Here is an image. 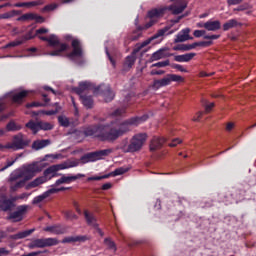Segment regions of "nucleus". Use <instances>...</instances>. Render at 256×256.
I'll return each mask as SVG.
<instances>
[{"instance_id":"obj_2","label":"nucleus","mask_w":256,"mask_h":256,"mask_svg":"<svg viewBox=\"0 0 256 256\" xmlns=\"http://www.w3.org/2000/svg\"><path fill=\"white\" fill-rule=\"evenodd\" d=\"M39 172H41V166L37 162L23 165L21 168L14 170L8 178L10 193L23 189L25 183L31 181Z\"/></svg>"},{"instance_id":"obj_5","label":"nucleus","mask_w":256,"mask_h":256,"mask_svg":"<svg viewBox=\"0 0 256 256\" xmlns=\"http://www.w3.org/2000/svg\"><path fill=\"white\" fill-rule=\"evenodd\" d=\"M79 161H66L61 164H56L48 167L44 173L43 176L45 177L46 181H51L53 177H57V171H63V169H71L73 167H78Z\"/></svg>"},{"instance_id":"obj_12","label":"nucleus","mask_w":256,"mask_h":256,"mask_svg":"<svg viewBox=\"0 0 256 256\" xmlns=\"http://www.w3.org/2000/svg\"><path fill=\"white\" fill-rule=\"evenodd\" d=\"M27 209H29V206L27 205L19 206L17 211L12 212L9 215L8 219H12L14 223H19V221H23V215H25V213L27 212Z\"/></svg>"},{"instance_id":"obj_32","label":"nucleus","mask_w":256,"mask_h":256,"mask_svg":"<svg viewBox=\"0 0 256 256\" xmlns=\"http://www.w3.org/2000/svg\"><path fill=\"white\" fill-rule=\"evenodd\" d=\"M141 31H143V26H138L136 30L132 32L131 35L128 36L130 41H137L139 37H141Z\"/></svg>"},{"instance_id":"obj_58","label":"nucleus","mask_w":256,"mask_h":256,"mask_svg":"<svg viewBox=\"0 0 256 256\" xmlns=\"http://www.w3.org/2000/svg\"><path fill=\"white\" fill-rule=\"evenodd\" d=\"M205 33H206L205 30H195L193 32V35H194V37L199 38V37H203V35H205Z\"/></svg>"},{"instance_id":"obj_22","label":"nucleus","mask_w":256,"mask_h":256,"mask_svg":"<svg viewBox=\"0 0 256 256\" xmlns=\"http://www.w3.org/2000/svg\"><path fill=\"white\" fill-rule=\"evenodd\" d=\"M43 183H47V179L44 176L37 177L26 185V189H35V187H39V185H43Z\"/></svg>"},{"instance_id":"obj_14","label":"nucleus","mask_w":256,"mask_h":256,"mask_svg":"<svg viewBox=\"0 0 256 256\" xmlns=\"http://www.w3.org/2000/svg\"><path fill=\"white\" fill-rule=\"evenodd\" d=\"M189 33H191V29L190 28H185V29L181 30L177 34L174 42L175 43H184V41H191V40H193V37L190 36Z\"/></svg>"},{"instance_id":"obj_62","label":"nucleus","mask_w":256,"mask_h":256,"mask_svg":"<svg viewBox=\"0 0 256 256\" xmlns=\"http://www.w3.org/2000/svg\"><path fill=\"white\" fill-rule=\"evenodd\" d=\"M45 33H49V29L39 28L38 30H36V35H44Z\"/></svg>"},{"instance_id":"obj_50","label":"nucleus","mask_w":256,"mask_h":256,"mask_svg":"<svg viewBox=\"0 0 256 256\" xmlns=\"http://www.w3.org/2000/svg\"><path fill=\"white\" fill-rule=\"evenodd\" d=\"M172 68L177 69V71H180V73H188L187 69L181 64H173Z\"/></svg>"},{"instance_id":"obj_9","label":"nucleus","mask_w":256,"mask_h":256,"mask_svg":"<svg viewBox=\"0 0 256 256\" xmlns=\"http://www.w3.org/2000/svg\"><path fill=\"white\" fill-rule=\"evenodd\" d=\"M59 245L57 238H36L29 242L28 249H45V247H55Z\"/></svg>"},{"instance_id":"obj_31","label":"nucleus","mask_w":256,"mask_h":256,"mask_svg":"<svg viewBox=\"0 0 256 256\" xmlns=\"http://www.w3.org/2000/svg\"><path fill=\"white\" fill-rule=\"evenodd\" d=\"M81 102L86 107V109H91L93 107V97L91 96H80Z\"/></svg>"},{"instance_id":"obj_56","label":"nucleus","mask_w":256,"mask_h":256,"mask_svg":"<svg viewBox=\"0 0 256 256\" xmlns=\"http://www.w3.org/2000/svg\"><path fill=\"white\" fill-rule=\"evenodd\" d=\"M107 175L104 176H92L87 179V181H101V179H107Z\"/></svg>"},{"instance_id":"obj_8","label":"nucleus","mask_w":256,"mask_h":256,"mask_svg":"<svg viewBox=\"0 0 256 256\" xmlns=\"http://www.w3.org/2000/svg\"><path fill=\"white\" fill-rule=\"evenodd\" d=\"M48 45L49 47H53L55 50L49 53L51 57H59L61 53H64V51H67L69 49V45L65 43H61L59 40V37L55 34H51L48 38Z\"/></svg>"},{"instance_id":"obj_16","label":"nucleus","mask_w":256,"mask_h":256,"mask_svg":"<svg viewBox=\"0 0 256 256\" xmlns=\"http://www.w3.org/2000/svg\"><path fill=\"white\" fill-rule=\"evenodd\" d=\"M0 209L1 211H11L13 209V200L7 198L4 194H0Z\"/></svg>"},{"instance_id":"obj_19","label":"nucleus","mask_w":256,"mask_h":256,"mask_svg":"<svg viewBox=\"0 0 256 256\" xmlns=\"http://www.w3.org/2000/svg\"><path fill=\"white\" fill-rule=\"evenodd\" d=\"M84 217H85L86 223L90 225V227H93L94 229L97 228L99 224L97 223V218L93 213L85 210Z\"/></svg>"},{"instance_id":"obj_34","label":"nucleus","mask_w":256,"mask_h":256,"mask_svg":"<svg viewBox=\"0 0 256 256\" xmlns=\"http://www.w3.org/2000/svg\"><path fill=\"white\" fill-rule=\"evenodd\" d=\"M195 47H197V42L193 44H182L174 49L175 51H191V49H195Z\"/></svg>"},{"instance_id":"obj_49","label":"nucleus","mask_w":256,"mask_h":256,"mask_svg":"<svg viewBox=\"0 0 256 256\" xmlns=\"http://www.w3.org/2000/svg\"><path fill=\"white\" fill-rule=\"evenodd\" d=\"M67 189L69 188H65V187L55 188V186L52 185V188L49 189L48 191H50V195H53L55 193H59L60 191H67Z\"/></svg>"},{"instance_id":"obj_63","label":"nucleus","mask_w":256,"mask_h":256,"mask_svg":"<svg viewBox=\"0 0 256 256\" xmlns=\"http://www.w3.org/2000/svg\"><path fill=\"white\" fill-rule=\"evenodd\" d=\"M67 219H77V216L75 215V213H73V211H68L65 213Z\"/></svg>"},{"instance_id":"obj_40","label":"nucleus","mask_w":256,"mask_h":256,"mask_svg":"<svg viewBox=\"0 0 256 256\" xmlns=\"http://www.w3.org/2000/svg\"><path fill=\"white\" fill-rule=\"evenodd\" d=\"M87 89H89V83L88 82H81L79 84V87L76 89V93L78 95H81V93H83V91H87Z\"/></svg>"},{"instance_id":"obj_27","label":"nucleus","mask_w":256,"mask_h":256,"mask_svg":"<svg viewBox=\"0 0 256 256\" xmlns=\"http://www.w3.org/2000/svg\"><path fill=\"white\" fill-rule=\"evenodd\" d=\"M29 95V91L23 90L19 93L12 95V101L14 103H23V99Z\"/></svg>"},{"instance_id":"obj_36","label":"nucleus","mask_w":256,"mask_h":256,"mask_svg":"<svg viewBox=\"0 0 256 256\" xmlns=\"http://www.w3.org/2000/svg\"><path fill=\"white\" fill-rule=\"evenodd\" d=\"M37 14L35 13H26L18 18V21H35Z\"/></svg>"},{"instance_id":"obj_33","label":"nucleus","mask_w":256,"mask_h":256,"mask_svg":"<svg viewBox=\"0 0 256 256\" xmlns=\"http://www.w3.org/2000/svg\"><path fill=\"white\" fill-rule=\"evenodd\" d=\"M238 25H239V22L236 19H231L223 24V30L229 31V29H233V27H237Z\"/></svg>"},{"instance_id":"obj_46","label":"nucleus","mask_w":256,"mask_h":256,"mask_svg":"<svg viewBox=\"0 0 256 256\" xmlns=\"http://www.w3.org/2000/svg\"><path fill=\"white\" fill-rule=\"evenodd\" d=\"M151 43V39L145 40L141 44H137L136 48L134 49V53H139L140 49H143V47H147Z\"/></svg>"},{"instance_id":"obj_29","label":"nucleus","mask_w":256,"mask_h":256,"mask_svg":"<svg viewBox=\"0 0 256 256\" xmlns=\"http://www.w3.org/2000/svg\"><path fill=\"white\" fill-rule=\"evenodd\" d=\"M25 126L27 127V129H31L34 135H37V133L41 131L39 121L35 122L33 120H30L28 123H26Z\"/></svg>"},{"instance_id":"obj_54","label":"nucleus","mask_w":256,"mask_h":256,"mask_svg":"<svg viewBox=\"0 0 256 256\" xmlns=\"http://www.w3.org/2000/svg\"><path fill=\"white\" fill-rule=\"evenodd\" d=\"M169 60L166 61H162V62H157L155 64L152 65V67H169Z\"/></svg>"},{"instance_id":"obj_45","label":"nucleus","mask_w":256,"mask_h":256,"mask_svg":"<svg viewBox=\"0 0 256 256\" xmlns=\"http://www.w3.org/2000/svg\"><path fill=\"white\" fill-rule=\"evenodd\" d=\"M58 122L62 127H69V118L65 116H59Z\"/></svg>"},{"instance_id":"obj_51","label":"nucleus","mask_w":256,"mask_h":256,"mask_svg":"<svg viewBox=\"0 0 256 256\" xmlns=\"http://www.w3.org/2000/svg\"><path fill=\"white\" fill-rule=\"evenodd\" d=\"M31 107H45V104L41 102H32V103L26 104L27 109H31Z\"/></svg>"},{"instance_id":"obj_57","label":"nucleus","mask_w":256,"mask_h":256,"mask_svg":"<svg viewBox=\"0 0 256 256\" xmlns=\"http://www.w3.org/2000/svg\"><path fill=\"white\" fill-rule=\"evenodd\" d=\"M123 113H125V108H119V109H116L114 113H112V116L119 117V115H123Z\"/></svg>"},{"instance_id":"obj_28","label":"nucleus","mask_w":256,"mask_h":256,"mask_svg":"<svg viewBox=\"0 0 256 256\" xmlns=\"http://www.w3.org/2000/svg\"><path fill=\"white\" fill-rule=\"evenodd\" d=\"M23 129V126L21 124H17L14 122V120H11L7 125H6V131L8 133L10 132H15V131H21Z\"/></svg>"},{"instance_id":"obj_53","label":"nucleus","mask_w":256,"mask_h":256,"mask_svg":"<svg viewBox=\"0 0 256 256\" xmlns=\"http://www.w3.org/2000/svg\"><path fill=\"white\" fill-rule=\"evenodd\" d=\"M68 161H75V160H68ZM78 161V165L81 163L82 165H85L86 163H90L89 158L87 157V154H85L84 156H82L80 158V160H76Z\"/></svg>"},{"instance_id":"obj_47","label":"nucleus","mask_w":256,"mask_h":256,"mask_svg":"<svg viewBox=\"0 0 256 256\" xmlns=\"http://www.w3.org/2000/svg\"><path fill=\"white\" fill-rule=\"evenodd\" d=\"M16 162H17V158H15L14 160H7L6 165L0 168V173H2L3 171H6V169H9V167H13V165H15Z\"/></svg>"},{"instance_id":"obj_55","label":"nucleus","mask_w":256,"mask_h":256,"mask_svg":"<svg viewBox=\"0 0 256 256\" xmlns=\"http://www.w3.org/2000/svg\"><path fill=\"white\" fill-rule=\"evenodd\" d=\"M197 47H211L213 45V41H203V42H196Z\"/></svg>"},{"instance_id":"obj_17","label":"nucleus","mask_w":256,"mask_h":256,"mask_svg":"<svg viewBox=\"0 0 256 256\" xmlns=\"http://www.w3.org/2000/svg\"><path fill=\"white\" fill-rule=\"evenodd\" d=\"M171 57L167 48H161L151 55V61H159V59H165Z\"/></svg>"},{"instance_id":"obj_7","label":"nucleus","mask_w":256,"mask_h":256,"mask_svg":"<svg viewBox=\"0 0 256 256\" xmlns=\"http://www.w3.org/2000/svg\"><path fill=\"white\" fill-rule=\"evenodd\" d=\"M31 140L27 139L23 133H18L13 136L12 142L6 144V149H12V151H21L25 147H29Z\"/></svg>"},{"instance_id":"obj_44","label":"nucleus","mask_w":256,"mask_h":256,"mask_svg":"<svg viewBox=\"0 0 256 256\" xmlns=\"http://www.w3.org/2000/svg\"><path fill=\"white\" fill-rule=\"evenodd\" d=\"M127 171H129V168L120 167V168H117L116 170H114L112 172V175H113V177H117V175H123V174L127 173Z\"/></svg>"},{"instance_id":"obj_61","label":"nucleus","mask_w":256,"mask_h":256,"mask_svg":"<svg viewBox=\"0 0 256 256\" xmlns=\"http://www.w3.org/2000/svg\"><path fill=\"white\" fill-rule=\"evenodd\" d=\"M215 107V103L211 102L205 106V113H211V110Z\"/></svg>"},{"instance_id":"obj_25","label":"nucleus","mask_w":256,"mask_h":256,"mask_svg":"<svg viewBox=\"0 0 256 256\" xmlns=\"http://www.w3.org/2000/svg\"><path fill=\"white\" fill-rule=\"evenodd\" d=\"M29 39H33V37L26 35L23 36L20 39H17L15 41H12L8 44L5 45V49H9V47H19V45H23V43H25V41H29Z\"/></svg>"},{"instance_id":"obj_39","label":"nucleus","mask_w":256,"mask_h":256,"mask_svg":"<svg viewBox=\"0 0 256 256\" xmlns=\"http://www.w3.org/2000/svg\"><path fill=\"white\" fill-rule=\"evenodd\" d=\"M43 0H36V1H31V2H25V5L27 9H31V7H39L40 5H44Z\"/></svg>"},{"instance_id":"obj_18","label":"nucleus","mask_w":256,"mask_h":256,"mask_svg":"<svg viewBox=\"0 0 256 256\" xmlns=\"http://www.w3.org/2000/svg\"><path fill=\"white\" fill-rule=\"evenodd\" d=\"M165 143V138L154 136L150 142V151H159Z\"/></svg>"},{"instance_id":"obj_6","label":"nucleus","mask_w":256,"mask_h":256,"mask_svg":"<svg viewBox=\"0 0 256 256\" xmlns=\"http://www.w3.org/2000/svg\"><path fill=\"white\" fill-rule=\"evenodd\" d=\"M171 83H185V78L177 74H166L163 78L153 81L152 89H161V87H167Z\"/></svg>"},{"instance_id":"obj_52","label":"nucleus","mask_w":256,"mask_h":256,"mask_svg":"<svg viewBox=\"0 0 256 256\" xmlns=\"http://www.w3.org/2000/svg\"><path fill=\"white\" fill-rule=\"evenodd\" d=\"M58 111L57 110H48V111H41V112H33V115H39V113H42V115H56Z\"/></svg>"},{"instance_id":"obj_48","label":"nucleus","mask_w":256,"mask_h":256,"mask_svg":"<svg viewBox=\"0 0 256 256\" xmlns=\"http://www.w3.org/2000/svg\"><path fill=\"white\" fill-rule=\"evenodd\" d=\"M252 6L248 3L242 4L240 6H238L237 8L234 9V11H247L249 9H251Z\"/></svg>"},{"instance_id":"obj_13","label":"nucleus","mask_w":256,"mask_h":256,"mask_svg":"<svg viewBox=\"0 0 256 256\" xmlns=\"http://www.w3.org/2000/svg\"><path fill=\"white\" fill-rule=\"evenodd\" d=\"M81 177H85V175L84 174H77L75 176L63 175L60 179L56 180L53 187H59V185H63V184L69 185V183L73 181H77V179H81Z\"/></svg>"},{"instance_id":"obj_23","label":"nucleus","mask_w":256,"mask_h":256,"mask_svg":"<svg viewBox=\"0 0 256 256\" xmlns=\"http://www.w3.org/2000/svg\"><path fill=\"white\" fill-rule=\"evenodd\" d=\"M87 236H68L62 240V243H85Z\"/></svg>"},{"instance_id":"obj_21","label":"nucleus","mask_w":256,"mask_h":256,"mask_svg":"<svg viewBox=\"0 0 256 256\" xmlns=\"http://www.w3.org/2000/svg\"><path fill=\"white\" fill-rule=\"evenodd\" d=\"M205 29H206V31H219V29H221V21L209 20V21L205 22Z\"/></svg>"},{"instance_id":"obj_35","label":"nucleus","mask_w":256,"mask_h":256,"mask_svg":"<svg viewBox=\"0 0 256 256\" xmlns=\"http://www.w3.org/2000/svg\"><path fill=\"white\" fill-rule=\"evenodd\" d=\"M34 231L35 229H30V230L18 232L13 236V239H25V237H29V235H31Z\"/></svg>"},{"instance_id":"obj_11","label":"nucleus","mask_w":256,"mask_h":256,"mask_svg":"<svg viewBox=\"0 0 256 256\" xmlns=\"http://www.w3.org/2000/svg\"><path fill=\"white\" fill-rule=\"evenodd\" d=\"M72 52L67 54L68 59L75 61V57H83V48H81V42L79 39L72 40Z\"/></svg>"},{"instance_id":"obj_38","label":"nucleus","mask_w":256,"mask_h":256,"mask_svg":"<svg viewBox=\"0 0 256 256\" xmlns=\"http://www.w3.org/2000/svg\"><path fill=\"white\" fill-rule=\"evenodd\" d=\"M57 7H59V4H57V3L48 4L44 8L41 9V12L49 13V11H55V9H57Z\"/></svg>"},{"instance_id":"obj_1","label":"nucleus","mask_w":256,"mask_h":256,"mask_svg":"<svg viewBox=\"0 0 256 256\" xmlns=\"http://www.w3.org/2000/svg\"><path fill=\"white\" fill-rule=\"evenodd\" d=\"M147 119H149V116L144 115L142 117L130 118L122 123L111 122V124L107 125L90 126L84 130V135L86 137H97L100 141H117L119 137L129 133L131 127H137V125L145 123Z\"/></svg>"},{"instance_id":"obj_15","label":"nucleus","mask_w":256,"mask_h":256,"mask_svg":"<svg viewBox=\"0 0 256 256\" xmlns=\"http://www.w3.org/2000/svg\"><path fill=\"white\" fill-rule=\"evenodd\" d=\"M44 231L47 233H52V235H63L67 233V228L62 225H53L45 227Z\"/></svg>"},{"instance_id":"obj_3","label":"nucleus","mask_w":256,"mask_h":256,"mask_svg":"<svg viewBox=\"0 0 256 256\" xmlns=\"http://www.w3.org/2000/svg\"><path fill=\"white\" fill-rule=\"evenodd\" d=\"M148 135L145 132L134 134L130 140L123 139L120 144V149L123 153H137L145 147L147 143Z\"/></svg>"},{"instance_id":"obj_20","label":"nucleus","mask_w":256,"mask_h":256,"mask_svg":"<svg viewBox=\"0 0 256 256\" xmlns=\"http://www.w3.org/2000/svg\"><path fill=\"white\" fill-rule=\"evenodd\" d=\"M135 51H133V53L129 56L126 57L124 64H123V71H129V69H131L133 67V65H135Z\"/></svg>"},{"instance_id":"obj_37","label":"nucleus","mask_w":256,"mask_h":256,"mask_svg":"<svg viewBox=\"0 0 256 256\" xmlns=\"http://www.w3.org/2000/svg\"><path fill=\"white\" fill-rule=\"evenodd\" d=\"M96 153L98 155V159L101 160L103 159V157H107V155H111V153H113V148L99 150V151H96Z\"/></svg>"},{"instance_id":"obj_30","label":"nucleus","mask_w":256,"mask_h":256,"mask_svg":"<svg viewBox=\"0 0 256 256\" xmlns=\"http://www.w3.org/2000/svg\"><path fill=\"white\" fill-rule=\"evenodd\" d=\"M47 197H51V191L47 190L46 192L42 193L39 196H36L33 200H32V204L33 205H39V203H43L44 199H47Z\"/></svg>"},{"instance_id":"obj_4","label":"nucleus","mask_w":256,"mask_h":256,"mask_svg":"<svg viewBox=\"0 0 256 256\" xmlns=\"http://www.w3.org/2000/svg\"><path fill=\"white\" fill-rule=\"evenodd\" d=\"M187 9V2H182L180 5H171L169 7L154 8L148 12L149 19H159L165 15V11H172L173 15H179Z\"/></svg>"},{"instance_id":"obj_42","label":"nucleus","mask_w":256,"mask_h":256,"mask_svg":"<svg viewBox=\"0 0 256 256\" xmlns=\"http://www.w3.org/2000/svg\"><path fill=\"white\" fill-rule=\"evenodd\" d=\"M104 244L106 245V247H108V249H111L114 252L117 251V246H115V242H113L109 238H105Z\"/></svg>"},{"instance_id":"obj_24","label":"nucleus","mask_w":256,"mask_h":256,"mask_svg":"<svg viewBox=\"0 0 256 256\" xmlns=\"http://www.w3.org/2000/svg\"><path fill=\"white\" fill-rule=\"evenodd\" d=\"M195 53H187L183 55H177L174 57V61H177V63H189L195 57Z\"/></svg>"},{"instance_id":"obj_59","label":"nucleus","mask_w":256,"mask_h":256,"mask_svg":"<svg viewBox=\"0 0 256 256\" xmlns=\"http://www.w3.org/2000/svg\"><path fill=\"white\" fill-rule=\"evenodd\" d=\"M6 105H7V100H5V98H0V113L1 111H5Z\"/></svg>"},{"instance_id":"obj_10","label":"nucleus","mask_w":256,"mask_h":256,"mask_svg":"<svg viewBox=\"0 0 256 256\" xmlns=\"http://www.w3.org/2000/svg\"><path fill=\"white\" fill-rule=\"evenodd\" d=\"M96 93H98V95H102L106 103L111 102V100L115 98V93L111 91V87L107 84L98 86L96 88Z\"/></svg>"},{"instance_id":"obj_41","label":"nucleus","mask_w":256,"mask_h":256,"mask_svg":"<svg viewBox=\"0 0 256 256\" xmlns=\"http://www.w3.org/2000/svg\"><path fill=\"white\" fill-rule=\"evenodd\" d=\"M39 124H40V131H51V129H53L52 124L49 122L39 121Z\"/></svg>"},{"instance_id":"obj_26","label":"nucleus","mask_w":256,"mask_h":256,"mask_svg":"<svg viewBox=\"0 0 256 256\" xmlns=\"http://www.w3.org/2000/svg\"><path fill=\"white\" fill-rule=\"evenodd\" d=\"M48 145H51V140H36L32 144V149L39 151L41 149H45Z\"/></svg>"},{"instance_id":"obj_60","label":"nucleus","mask_w":256,"mask_h":256,"mask_svg":"<svg viewBox=\"0 0 256 256\" xmlns=\"http://www.w3.org/2000/svg\"><path fill=\"white\" fill-rule=\"evenodd\" d=\"M179 143H183V141L179 138H176L169 144V147H177Z\"/></svg>"},{"instance_id":"obj_43","label":"nucleus","mask_w":256,"mask_h":256,"mask_svg":"<svg viewBox=\"0 0 256 256\" xmlns=\"http://www.w3.org/2000/svg\"><path fill=\"white\" fill-rule=\"evenodd\" d=\"M86 156L88 157V161H90V163H93L95 161H99V156L97 154V151L87 153Z\"/></svg>"},{"instance_id":"obj_64","label":"nucleus","mask_w":256,"mask_h":256,"mask_svg":"<svg viewBox=\"0 0 256 256\" xmlns=\"http://www.w3.org/2000/svg\"><path fill=\"white\" fill-rule=\"evenodd\" d=\"M41 253H43V251L30 252V253L24 254L22 256H39V255H41Z\"/></svg>"}]
</instances>
